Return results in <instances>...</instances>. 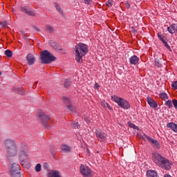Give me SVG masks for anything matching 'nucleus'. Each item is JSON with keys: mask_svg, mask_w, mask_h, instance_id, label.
I'll return each mask as SVG.
<instances>
[{"mask_svg": "<svg viewBox=\"0 0 177 177\" xmlns=\"http://www.w3.org/2000/svg\"><path fill=\"white\" fill-rule=\"evenodd\" d=\"M152 160L154 164L162 168V169H165L166 171H169V169H171L172 163L160 153H153Z\"/></svg>", "mask_w": 177, "mask_h": 177, "instance_id": "1", "label": "nucleus"}, {"mask_svg": "<svg viewBox=\"0 0 177 177\" xmlns=\"http://www.w3.org/2000/svg\"><path fill=\"white\" fill-rule=\"evenodd\" d=\"M88 53V46L82 43H80L75 47V60L77 63H82V57Z\"/></svg>", "mask_w": 177, "mask_h": 177, "instance_id": "2", "label": "nucleus"}, {"mask_svg": "<svg viewBox=\"0 0 177 177\" xmlns=\"http://www.w3.org/2000/svg\"><path fill=\"white\" fill-rule=\"evenodd\" d=\"M39 60L41 64H49L52 63V62H55L56 57L49 53L48 50H45L41 51Z\"/></svg>", "mask_w": 177, "mask_h": 177, "instance_id": "3", "label": "nucleus"}, {"mask_svg": "<svg viewBox=\"0 0 177 177\" xmlns=\"http://www.w3.org/2000/svg\"><path fill=\"white\" fill-rule=\"evenodd\" d=\"M111 99L113 102H115L118 104V106L119 107H121L122 109H124V110H128L129 107H131V105L129 104V102L127 101L125 99L120 97L117 95H112Z\"/></svg>", "mask_w": 177, "mask_h": 177, "instance_id": "4", "label": "nucleus"}, {"mask_svg": "<svg viewBox=\"0 0 177 177\" xmlns=\"http://www.w3.org/2000/svg\"><path fill=\"white\" fill-rule=\"evenodd\" d=\"M37 117L42 125H44L45 128L49 129L50 126L48 124L49 121H50V117L48 115H46L43 111H39L37 113Z\"/></svg>", "mask_w": 177, "mask_h": 177, "instance_id": "5", "label": "nucleus"}, {"mask_svg": "<svg viewBox=\"0 0 177 177\" xmlns=\"http://www.w3.org/2000/svg\"><path fill=\"white\" fill-rule=\"evenodd\" d=\"M19 9L22 13L27 15L28 16H31L32 17H35L37 15L35 12L32 11L31 8H29L27 6H22L19 7Z\"/></svg>", "mask_w": 177, "mask_h": 177, "instance_id": "6", "label": "nucleus"}, {"mask_svg": "<svg viewBox=\"0 0 177 177\" xmlns=\"http://www.w3.org/2000/svg\"><path fill=\"white\" fill-rule=\"evenodd\" d=\"M142 139L145 141L148 140V142L151 143L152 146H154V147H156V149H160V144H158L157 140L153 139L152 138L147 136L146 134L142 136Z\"/></svg>", "mask_w": 177, "mask_h": 177, "instance_id": "7", "label": "nucleus"}, {"mask_svg": "<svg viewBox=\"0 0 177 177\" xmlns=\"http://www.w3.org/2000/svg\"><path fill=\"white\" fill-rule=\"evenodd\" d=\"M6 150L7 152V158L8 160H10V158H9L10 157H15V156H16V154H17V147H14L12 148H8Z\"/></svg>", "mask_w": 177, "mask_h": 177, "instance_id": "8", "label": "nucleus"}, {"mask_svg": "<svg viewBox=\"0 0 177 177\" xmlns=\"http://www.w3.org/2000/svg\"><path fill=\"white\" fill-rule=\"evenodd\" d=\"M64 100L67 110L71 111L72 113H75V111H77V108L73 106V104H71L70 100L68 98H64Z\"/></svg>", "mask_w": 177, "mask_h": 177, "instance_id": "9", "label": "nucleus"}, {"mask_svg": "<svg viewBox=\"0 0 177 177\" xmlns=\"http://www.w3.org/2000/svg\"><path fill=\"white\" fill-rule=\"evenodd\" d=\"M80 174L84 177H89V167L86 165H81L80 167Z\"/></svg>", "mask_w": 177, "mask_h": 177, "instance_id": "10", "label": "nucleus"}, {"mask_svg": "<svg viewBox=\"0 0 177 177\" xmlns=\"http://www.w3.org/2000/svg\"><path fill=\"white\" fill-rule=\"evenodd\" d=\"M4 146L6 147V149H12L13 147H17L16 145V142L10 139H8L4 141Z\"/></svg>", "mask_w": 177, "mask_h": 177, "instance_id": "11", "label": "nucleus"}, {"mask_svg": "<svg viewBox=\"0 0 177 177\" xmlns=\"http://www.w3.org/2000/svg\"><path fill=\"white\" fill-rule=\"evenodd\" d=\"M96 136L97 138H98L100 142H103V140L106 139V133H104V132H102L100 129L96 130Z\"/></svg>", "mask_w": 177, "mask_h": 177, "instance_id": "12", "label": "nucleus"}, {"mask_svg": "<svg viewBox=\"0 0 177 177\" xmlns=\"http://www.w3.org/2000/svg\"><path fill=\"white\" fill-rule=\"evenodd\" d=\"M19 171H20V165L17 163H13L10 169L11 174H20Z\"/></svg>", "mask_w": 177, "mask_h": 177, "instance_id": "13", "label": "nucleus"}, {"mask_svg": "<svg viewBox=\"0 0 177 177\" xmlns=\"http://www.w3.org/2000/svg\"><path fill=\"white\" fill-rule=\"evenodd\" d=\"M147 102L148 104L150 105V107H152L153 109H157V107H158L157 102L154 101V100L150 97H147Z\"/></svg>", "mask_w": 177, "mask_h": 177, "instance_id": "14", "label": "nucleus"}, {"mask_svg": "<svg viewBox=\"0 0 177 177\" xmlns=\"http://www.w3.org/2000/svg\"><path fill=\"white\" fill-rule=\"evenodd\" d=\"M26 60L29 66H32L35 63V57L32 54H28L26 56Z\"/></svg>", "mask_w": 177, "mask_h": 177, "instance_id": "15", "label": "nucleus"}, {"mask_svg": "<svg viewBox=\"0 0 177 177\" xmlns=\"http://www.w3.org/2000/svg\"><path fill=\"white\" fill-rule=\"evenodd\" d=\"M28 158V156L27 155V153L24 151H21L19 156V160L21 162H24Z\"/></svg>", "mask_w": 177, "mask_h": 177, "instance_id": "16", "label": "nucleus"}, {"mask_svg": "<svg viewBox=\"0 0 177 177\" xmlns=\"http://www.w3.org/2000/svg\"><path fill=\"white\" fill-rule=\"evenodd\" d=\"M167 31L170 34H175V32H177V24H172L169 27L167 28Z\"/></svg>", "mask_w": 177, "mask_h": 177, "instance_id": "17", "label": "nucleus"}, {"mask_svg": "<svg viewBox=\"0 0 177 177\" xmlns=\"http://www.w3.org/2000/svg\"><path fill=\"white\" fill-rule=\"evenodd\" d=\"M129 62L131 64L135 66L136 64H138V63H139V57H138V56L136 55H132L129 59Z\"/></svg>", "mask_w": 177, "mask_h": 177, "instance_id": "18", "label": "nucleus"}, {"mask_svg": "<svg viewBox=\"0 0 177 177\" xmlns=\"http://www.w3.org/2000/svg\"><path fill=\"white\" fill-rule=\"evenodd\" d=\"M167 128H170L174 132L177 133V124L174 122H169L167 124Z\"/></svg>", "mask_w": 177, "mask_h": 177, "instance_id": "19", "label": "nucleus"}, {"mask_svg": "<svg viewBox=\"0 0 177 177\" xmlns=\"http://www.w3.org/2000/svg\"><path fill=\"white\" fill-rule=\"evenodd\" d=\"M48 177H61L60 175H59V171L57 170H51L48 173Z\"/></svg>", "mask_w": 177, "mask_h": 177, "instance_id": "20", "label": "nucleus"}, {"mask_svg": "<svg viewBox=\"0 0 177 177\" xmlns=\"http://www.w3.org/2000/svg\"><path fill=\"white\" fill-rule=\"evenodd\" d=\"M147 176L148 177H158V174L154 170H148L147 171Z\"/></svg>", "mask_w": 177, "mask_h": 177, "instance_id": "21", "label": "nucleus"}, {"mask_svg": "<svg viewBox=\"0 0 177 177\" xmlns=\"http://www.w3.org/2000/svg\"><path fill=\"white\" fill-rule=\"evenodd\" d=\"M49 45H50V46H52V48H53L54 49H57L58 50H62V48H59V46H57V43L55 42V41L53 40H50L48 41Z\"/></svg>", "mask_w": 177, "mask_h": 177, "instance_id": "22", "label": "nucleus"}, {"mask_svg": "<svg viewBox=\"0 0 177 177\" xmlns=\"http://www.w3.org/2000/svg\"><path fill=\"white\" fill-rule=\"evenodd\" d=\"M62 150H63L64 153H70V151H71V147L67 145H62Z\"/></svg>", "mask_w": 177, "mask_h": 177, "instance_id": "23", "label": "nucleus"}, {"mask_svg": "<svg viewBox=\"0 0 177 177\" xmlns=\"http://www.w3.org/2000/svg\"><path fill=\"white\" fill-rule=\"evenodd\" d=\"M46 31L49 34H53V32H55V28L50 25H46Z\"/></svg>", "mask_w": 177, "mask_h": 177, "instance_id": "24", "label": "nucleus"}, {"mask_svg": "<svg viewBox=\"0 0 177 177\" xmlns=\"http://www.w3.org/2000/svg\"><path fill=\"white\" fill-rule=\"evenodd\" d=\"M71 85H73V82L70 80L66 79L64 82V87L70 88V86H71Z\"/></svg>", "mask_w": 177, "mask_h": 177, "instance_id": "25", "label": "nucleus"}, {"mask_svg": "<svg viewBox=\"0 0 177 177\" xmlns=\"http://www.w3.org/2000/svg\"><path fill=\"white\" fill-rule=\"evenodd\" d=\"M14 92H15L16 93H19V95H24V92L23 91L22 87L14 89Z\"/></svg>", "mask_w": 177, "mask_h": 177, "instance_id": "26", "label": "nucleus"}, {"mask_svg": "<svg viewBox=\"0 0 177 177\" xmlns=\"http://www.w3.org/2000/svg\"><path fill=\"white\" fill-rule=\"evenodd\" d=\"M159 97L162 100H167V99H168V94L165 93H162L159 94Z\"/></svg>", "mask_w": 177, "mask_h": 177, "instance_id": "27", "label": "nucleus"}, {"mask_svg": "<svg viewBox=\"0 0 177 177\" xmlns=\"http://www.w3.org/2000/svg\"><path fill=\"white\" fill-rule=\"evenodd\" d=\"M165 105H166L167 107H168V109H172L173 105H172V101L171 100H167L165 102Z\"/></svg>", "mask_w": 177, "mask_h": 177, "instance_id": "28", "label": "nucleus"}, {"mask_svg": "<svg viewBox=\"0 0 177 177\" xmlns=\"http://www.w3.org/2000/svg\"><path fill=\"white\" fill-rule=\"evenodd\" d=\"M5 55L7 57H12V56H13V53L10 50H6L5 51Z\"/></svg>", "mask_w": 177, "mask_h": 177, "instance_id": "29", "label": "nucleus"}, {"mask_svg": "<svg viewBox=\"0 0 177 177\" xmlns=\"http://www.w3.org/2000/svg\"><path fill=\"white\" fill-rule=\"evenodd\" d=\"M54 5L57 10V12H59V13H63V10H62V8H60V6H59V4L57 3H54Z\"/></svg>", "mask_w": 177, "mask_h": 177, "instance_id": "30", "label": "nucleus"}, {"mask_svg": "<svg viewBox=\"0 0 177 177\" xmlns=\"http://www.w3.org/2000/svg\"><path fill=\"white\" fill-rule=\"evenodd\" d=\"M101 106L102 107H105L106 109H109L110 110V105H109V104L107 102H106V101H102L101 102Z\"/></svg>", "mask_w": 177, "mask_h": 177, "instance_id": "31", "label": "nucleus"}, {"mask_svg": "<svg viewBox=\"0 0 177 177\" xmlns=\"http://www.w3.org/2000/svg\"><path fill=\"white\" fill-rule=\"evenodd\" d=\"M36 172H40L41 169V164L38 163L35 168Z\"/></svg>", "mask_w": 177, "mask_h": 177, "instance_id": "32", "label": "nucleus"}, {"mask_svg": "<svg viewBox=\"0 0 177 177\" xmlns=\"http://www.w3.org/2000/svg\"><path fill=\"white\" fill-rule=\"evenodd\" d=\"M11 177H21V173H12Z\"/></svg>", "mask_w": 177, "mask_h": 177, "instance_id": "33", "label": "nucleus"}, {"mask_svg": "<svg viewBox=\"0 0 177 177\" xmlns=\"http://www.w3.org/2000/svg\"><path fill=\"white\" fill-rule=\"evenodd\" d=\"M155 66H156V67H161V62L158 59H156Z\"/></svg>", "mask_w": 177, "mask_h": 177, "instance_id": "34", "label": "nucleus"}, {"mask_svg": "<svg viewBox=\"0 0 177 177\" xmlns=\"http://www.w3.org/2000/svg\"><path fill=\"white\" fill-rule=\"evenodd\" d=\"M106 6L109 8H111V6H113V0H109L106 2Z\"/></svg>", "mask_w": 177, "mask_h": 177, "instance_id": "35", "label": "nucleus"}, {"mask_svg": "<svg viewBox=\"0 0 177 177\" xmlns=\"http://www.w3.org/2000/svg\"><path fill=\"white\" fill-rule=\"evenodd\" d=\"M0 26H1V27L5 28V27H6V26H8V22L7 21H3L0 24Z\"/></svg>", "mask_w": 177, "mask_h": 177, "instance_id": "36", "label": "nucleus"}, {"mask_svg": "<svg viewBox=\"0 0 177 177\" xmlns=\"http://www.w3.org/2000/svg\"><path fill=\"white\" fill-rule=\"evenodd\" d=\"M171 86L174 88V89H177V81L172 83Z\"/></svg>", "mask_w": 177, "mask_h": 177, "instance_id": "37", "label": "nucleus"}, {"mask_svg": "<svg viewBox=\"0 0 177 177\" xmlns=\"http://www.w3.org/2000/svg\"><path fill=\"white\" fill-rule=\"evenodd\" d=\"M73 128H75V129H78V128H80V125H78V122L73 123Z\"/></svg>", "mask_w": 177, "mask_h": 177, "instance_id": "38", "label": "nucleus"}, {"mask_svg": "<svg viewBox=\"0 0 177 177\" xmlns=\"http://www.w3.org/2000/svg\"><path fill=\"white\" fill-rule=\"evenodd\" d=\"M173 104H174V109H177V100H173Z\"/></svg>", "mask_w": 177, "mask_h": 177, "instance_id": "39", "label": "nucleus"}, {"mask_svg": "<svg viewBox=\"0 0 177 177\" xmlns=\"http://www.w3.org/2000/svg\"><path fill=\"white\" fill-rule=\"evenodd\" d=\"M99 88H100V86L99 85V84L95 83L94 86V89H99Z\"/></svg>", "mask_w": 177, "mask_h": 177, "instance_id": "40", "label": "nucleus"}, {"mask_svg": "<svg viewBox=\"0 0 177 177\" xmlns=\"http://www.w3.org/2000/svg\"><path fill=\"white\" fill-rule=\"evenodd\" d=\"M50 151H51L52 156H55V154H56V151H55V149H52L50 150Z\"/></svg>", "mask_w": 177, "mask_h": 177, "instance_id": "41", "label": "nucleus"}, {"mask_svg": "<svg viewBox=\"0 0 177 177\" xmlns=\"http://www.w3.org/2000/svg\"><path fill=\"white\" fill-rule=\"evenodd\" d=\"M158 38H159L160 41L164 39L162 38V35H161V33H158Z\"/></svg>", "mask_w": 177, "mask_h": 177, "instance_id": "42", "label": "nucleus"}, {"mask_svg": "<svg viewBox=\"0 0 177 177\" xmlns=\"http://www.w3.org/2000/svg\"><path fill=\"white\" fill-rule=\"evenodd\" d=\"M125 6H126L127 9H129V8H131V5L128 2L125 3Z\"/></svg>", "mask_w": 177, "mask_h": 177, "instance_id": "43", "label": "nucleus"}, {"mask_svg": "<svg viewBox=\"0 0 177 177\" xmlns=\"http://www.w3.org/2000/svg\"><path fill=\"white\" fill-rule=\"evenodd\" d=\"M167 49H171V46L168 44V43L166 41V43L164 44Z\"/></svg>", "mask_w": 177, "mask_h": 177, "instance_id": "44", "label": "nucleus"}, {"mask_svg": "<svg viewBox=\"0 0 177 177\" xmlns=\"http://www.w3.org/2000/svg\"><path fill=\"white\" fill-rule=\"evenodd\" d=\"M131 128H133V129H138V126L133 124H131Z\"/></svg>", "mask_w": 177, "mask_h": 177, "instance_id": "45", "label": "nucleus"}, {"mask_svg": "<svg viewBox=\"0 0 177 177\" xmlns=\"http://www.w3.org/2000/svg\"><path fill=\"white\" fill-rule=\"evenodd\" d=\"M131 32H133V34H136V30L133 28V27L131 28Z\"/></svg>", "mask_w": 177, "mask_h": 177, "instance_id": "46", "label": "nucleus"}, {"mask_svg": "<svg viewBox=\"0 0 177 177\" xmlns=\"http://www.w3.org/2000/svg\"><path fill=\"white\" fill-rule=\"evenodd\" d=\"M34 30H36L37 32H39V28H37L36 26H33Z\"/></svg>", "mask_w": 177, "mask_h": 177, "instance_id": "47", "label": "nucleus"}, {"mask_svg": "<svg viewBox=\"0 0 177 177\" xmlns=\"http://www.w3.org/2000/svg\"><path fill=\"white\" fill-rule=\"evenodd\" d=\"M84 120L86 122H87V124L89 122V119L88 118H84Z\"/></svg>", "mask_w": 177, "mask_h": 177, "instance_id": "48", "label": "nucleus"}, {"mask_svg": "<svg viewBox=\"0 0 177 177\" xmlns=\"http://www.w3.org/2000/svg\"><path fill=\"white\" fill-rule=\"evenodd\" d=\"M164 177H172V176H171L169 174H165Z\"/></svg>", "mask_w": 177, "mask_h": 177, "instance_id": "49", "label": "nucleus"}, {"mask_svg": "<svg viewBox=\"0 0 177 177\" xmlns=\"http://www.w3.org/2000/svg\"><path fill=\"white\" fill-rule=\"evenodd\" d=\"M84 3H87V5H89V0H84Z\"/></svg>", "mask_w": 177, "mask_h": 177, "instance_id": "50", "label": "nucleus"}, {"mask_svg": "<svg viewBox=\"0 0 177 177\" xmlns=\"http://www.w3.org/2000/svg\"><path fill=\"white\" fill-rule=\"evenodd\" d=\"M160 41H161L162 42V44H164L167 42V41H165V39H162V40H160Z\"/></svg>", "mask_w": 177, "mask_h": 177, "instance_id": "51", "label": "nucleus"}, {"mask_svg": "<svg viewBox=\"0 0 177 177\" xmlns=\"http://www.w3.org/2000/svg\"><path fill=\"white\" fill-rule=\"evenodd\" d=\"M160 41H161L162 42V44H164L167 42V41H165V39H162V40H160Z\"/></svg>", "mask_w": 177, "mask_h": 177, "instance_id": "52", "label": "nucleus"}, {"mask_svg": "<svg viewBox=\"0 0 177 177\" xmlns=\"http://www.w3.org/2000/svg\"><path fill=\"white\" fill-rule=\"evenodd\" d=\"M160 41H161L162 42V44H164L167 42V41H165V39H162V40H160Z\"/></svg>", "mask_w": 177, "mask_h": 177, "instance_id": "53", "label": "nucleus"}, {"mask_svg": "<svg viewBox=\"0 0 177 177\" xmlns=\"http://www.w3.org/2000/svg\"><path fill=\"white\" fill-rule=\"evenodd\" d=\"M0 75H2V73L0 71Z\"/></svg>", "mask_w": 177, "mask_h": 177, "instance_id": "54", "label": "nucleus"}, {"mask_svg": "<svg viewBox=\"0 0 177 177\" xmlns=\"http://www.w3.org/2000/svg\"><path fill=\"white\" fill-rule=\"evenodd\" d=\"M44 167H45V165H44Z\"/></svg>", "mask_w": 177, "mask_h": 177, "instance_id": "55", "label": "nucleus"}]
</instances>
